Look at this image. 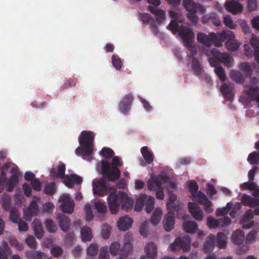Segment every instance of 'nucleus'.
I'll return each instance as SVG.
<instances>
[{
	"instance_id": "f257e3e1",
	"label": "nucleus",
	"mask_w": 259,
	"mask_h": 259,
	"mask_svg": "<svg viewBox=\"0 0 259 259\" xmlns=\"http://www.w3.org/2000/svg\"><path fill=\"white\" fill-rule=\"evenodd\" d=\"M107 202L110 211L112 214H116L121 209L127 211L133 208L134 200L128 197L125 193L119 192L117 193L115 190H112L107 197Z\"/></svg>"
},
{
	"instance_id": "f03ea898",
	"label": "nucleus",
	"mask_w": 259,
	"mask_h": 259,
	"mask_svg": "<svg viewBox=\"0 0 259 259\" xmlns=\"http://www.w3.org/2000/svg\"><path fill=\"white\" fill-rule=\"evenodd\" d=\"M122 164V161L117 156L113 157L111 163L105 160H102V174L106 176L108 181H115L120 176V170L118 166H121Z\"/></svg>"
},
{
	"instance_id": "7ed1b4c3",
	"label": "nucleus",
	"mask_w": 259,
	"mask_h": 259,
	"mask_svg": "<svg viewBox=\"0 0 259 259\" xmlns=\"http://www.w3.org/2000/svg\"><path fill=\"white\" fill-rule=\"evenodd\" d=\"M168 27L173 32H178L185 46H191L194 40L195 34L189 27L184 26L182 24L180 25L174 20L170 22Z\"/></svg>"
},
{
	"instance_id": "20e7f679",
	"label": "nucleus",
	"mask_w": 259,
	"mask_h": 259,
	"mask_svg": "<svg viewBox=\"0 0 259 259\" xmlns=\"http://www.w3.org/2000/svg\"><path fill=\"white\" fill-rule=\"evenodd\" d=\"M155 199L153 197L146 194H141L136 201L134 209L136 211H141L145 205V210L147 213H151L153 210Z\"/></svg>"
},
{
	"instance_id": "39448f33",
	"label": "nucleus",
	"mask_w": 259,
	"mask_h": 259,
	"mask_svg": "<svg viewBox=\"0 0 259 259\" xmlns=\"http://www.w3.org/2000/svg\"><path fill=\"white\" fill-rule=\"evenodd\" d=\"M205 55H212L219 62L223 63L227 67H231L232 65L233 58L227 53H222L218 49L213 48L211 50H206Z\"/></svg>"
},
{
	"instance_id": "423d86ee",
	"label": "nucleus",
	"mask_w": 259,
	"mask_h": 259,
	"mask_svg": "<svg viewBox=\"0 0 259 259\" xmlns=\"http://www.w3.org/2000/svg\"><path fill=\"white\" fill-rule=\"evenodd\" d=\"M191 242L190 236L186 235L183 237L177 238L174 243L169 245V248L172 251L182 249L184 251H187L190 247Z\"/></svg>"
},
{
	"instance_id": "0eeeda50",
	"label": "nucleus",
	"mask_w": 259,
	"mask_h": 259,
	"mask_svg": "<svg viewBox=\"0 0 259 259\" xmlns=\"http://www.w3.org/2000/svg\"><path fill=\"white\" fill-rule=\"evenodd\" d=\"M108 181L106 176L103 175V177L93 183V191L95 194L99 196H104L108 193L107 188L106 186L107 182Z\"/></svg>"
},
{
	"instance_id": "6e6552de",
	"label": "nucleus",
	"mask_w": 259,
	"mask_h": 259,
	"mask_svg": "<svg viewBox=\"0 0 259 259\" xmlns=\"http://www.w3.org/2000/svg\"><path fill=\"white\" fill-rule=\"evenodd\" d=\"M95 135L93 132L83 131L78 137L79 144L81 146H85L93 150V142Z\"/></svg>"
},
{
	"instance_id": "1a4fd4ad",
	"label": "nucleus",
	"mask_w": 259,
	"mask_h": 259,
	"mask_svg": "<svg viewBox=\"0 0 259 259\" xmlns=\"http://www.w3.org/2000/svg\"><path fill=\"white\" fill-rule=\"evenodd\" d=\"M149 4L153 5L155 7L149 6V11L156 16V22L158 23H162L165 18V13L163 11L157 8L160 5V0H147Z\"/></svg>"
},
{
	"instance_id": "9d476101",
	"label": "nucleus",
	"mask_w": 259,
	"mask_h": 259,
	"mask_svg": "<svg viewBox=\"0 0 259 259\" xmlns=\"http://www.w3.org/2000/svg\"><path fill=\"white\" fill-rule=\"evenodd\" d=\"M167 210L168 213L164 216L163 225L165 230L166 232H169L174 228L175 224V212L176 210Z\"/></svg>"
},
{
	"instance_id": "9b49d317",
	"label": "nucleus",
	"mask_w": 259,
	"mask_h": 259,
	"mask_svg": "<svg viewBox=\"0 0 259 259\" xmlns=\"http://www.w3.org/2000/svg\"><path fill=\"white\" fill-rule=\"evenodd\" d=\"M197 202L201 205L204 206V209L207 213H211L213 211V209L211 206L212 205V202L207 198L204 193L201 191H199L197 193Z\"/></svg>"
},
{
	"instance_id": "f8f14e48",
	"label": "nucleus",
	"mask_w": 259,
	"mask_h": 259,
	"mask_svg": "<svg viewBox=\"0 0 259 259\" xmlns=\"http://www.w3.org/2000/svg\"><path fill=\"white\" fill-rule=\"evenodd\" d=\"M226 9L233 15H237L242 13V5L235 0L227 1L225 2Z\"/></svg>"
},
{
	"instance_id": "ddd939ff",
	"label": "nucleus",
	"mask_w": 259,
	"mask_h": 259,
	"mask_svg": "<svg viewBox=\"0 0 259 259\" xmlns=\"http://www.w3.org/2000/svg\"><path fill=\"white\" fill-rule=\"evenodd\" d=\"M197 39L198 42L205 45V47L203 48V52L205 54L206 50L212 49L211 46L213 43V38L211 37V33L207 35L203 33L198 32Z\"/></svg>"
},
{
	"instance_id": "4468645a",
	"label": "nucleus",
	"mask_w": 259,
	"mask_h": 259,
	"mask_svg": "<svg viewBox=\"0 0 259 259\" xmlns=\"http://www.w3.org/2000/svg\"><path fill=\"white\" fill-rule=\"evenodd\" d=\"M188 207L190 212L196 220H202L204 218L203 213L196 203L190 202L188 203Z\"/></svg>"
},
{
	"instance_id": "2eb2a0df",
	"label": "nucleus",
	"mask_w": 259,
	"mask_h": 259,
	"mask_svg": "<svg viewBox=\"0 0 259 259\" xmlns=\"http://www.w3.org/2000/svg\"><path fill=\"white\" fill-rule=\"evenodd\" d=\"M56 220L63 232H66L69 230L71 224L68 216L62 213H58L57 215Z\"/></svg>"
},
{
	"instance_id": "dca6fc26",
	"label": "nucleus",
	"mask_w": 259,
	"mask_h": 259,
	"mask_svg": "<svg viewBox=\"0 0 259 259\" xmlns=\"http://www.w3.org/2000/svg\"><path fill=\"white\" fill-rule=\"evenodd\" d=\"M133 97L131 94L125 95L119 104V108L121 112L127 114L131 109Z\"/></svg>"
},
{
	"instance_id": "f3484780",
	"label": "nucleus",
	"mask_w": 259,
	"mask_h": 259,
	"mask_svg": "<svg viewBox=\"0 0 259 259\" xmlns=\"http://www.w3.org/2000/svg\"><path fill=\"white\" fill-rule=\"evenodd\" d=\"M254 213L252 209L247 210L241 220L242 227L244 229L250 228L254 224L253 221H251L253 219Z\"/></svg>"
},
{
	"instance_id": "a211bd4d",
	"label": "nucleus",
	"mask_w": 259,
	"mask_h": 259,
	"mask_svg": "<svg viewBox=\"0 0 259 259\" xmlns=\"http://www.w3.org/2000/svg\"><path fill=\"white\" fill-rule=\"evenodd\" d=\"M183 5L189 12H196L197 10L201 12L204 11L202 5L195 4L193 0H184Z\"/></svg>"
},
{
	"instance_id": "6ab92c4d",
	"label": "nucleus",
	"mask_w": 259,
	"mask_h": 259,
	"mask_svg": "<svg viewBox=\"0 0 259 259\" xmlns=\"http://www.w3.org/2000/svg\"><path fill=\"white\" fill-rule=\"evenodd\" d=\"M133 220L132 218L124 216L120 218L117 222V226L120 230L125 231L132 226Z\"/></svg>"
},
{
	"instance_id": "aec40b11",
	"label": "nucleus",
	"mask_w": 259,
	"mask_h": 259,
	"mask_svg": "<svg viewBox=\"0 0 259 259\" xmlns=\"http://www.w3.org/2000/svg\"><path fill=\"white\" fill-rule=\"evenodd\" d=\"M228 34L226 32H211V37L213 38V43L214 46L221 47L222 43L227 40Z\"/></svg>"
},
{
	"instance_id": "412c9836",
	"label": "nucleus",
	"mask_w": 259,
	"mask_h": 259,
	"mask_svg": "<svg viewBox=\"0 0 259 259\" xmlns=\"http://www.w3.org/2000/svg\"><path fill=\"white\" fill-rule=\"evenodd\" d=\"M157 246L154 242H149L145 247V252L151 259H154L157 256Z\"/></svg>"
},
{
	"instance_id": "4be33fe9",
	"label": "nucleus",
	"mask_w": 259,
	"mask_h": 259,
	"mask_svg": "<svg viewBox=\"0 0 259 259\" xmlns=\"http://www.w3.org/2000/svg\"><path fill=\"white\" fill-rule=\"evenodd\" d=\"M241 202L245 206L254 207L259 205V199L252 198L249 195L244 194L242 197Z\"/></svg>"
},
{
	"instance_id": "5701e85b",
	"label": "nucleus",
	"mask_w": 259,
	"mask_h": 259,
	"mask_svg": "<svg viewBox=\"0 0 259 259\" xmlns=\"http://www.w3.org/2000/svg\"><path fill=\"white\" fill-rule=\"evenodd\" d=\"M32 227L35 236L38 239L41 238L44 234V231L40 221L35 219L32 223Z\"/></svg>"
},
{
	"instance_id": "b1692460",
	"label": "nucleus",
	"mask_w": 259,
	"mask_h": 259,
	"mask_svg": "<svg viewBox=\"0 0 259 259\" xmlns=\"http://www.w3.org/2000/svg\"><path fill=\"white\" fill-rule=\"evenodd\" d=\"M250 84L248 90L246 91V94L248 96L258 93L259 91V87L257 85L258 80L257 77H251L250 78Z\"/></svg>"
},
{
	"instance_id": "393cba45",
	"label": "nucleus",
	"mask_w": 259,
	"mask_h": 259,
	"mask_svg": "<svg viewBox=\"0 0 259 259\" xmlns=\"http://www.w3.org/2000/svg\"><path fill=\"white\" fill-rule=\"evenodd\" d=\"M183 230L185 232L193 234L198 229V225L195 221H186L183 224Z\"/></svg>"
},
{
	"instance_id": "a878e982",
	"label": "nucleus",
	"mask_w": 259,
	"mask_h": 259,
	"mask_svg": "<svg viewBox=\"0 0 259 259\" xmlns=\"http://www.w3.org/2000/svg\"><path fill=\"white\" fill-rule=\"evenodd\" d=\"M215 242V237L214 235L211 234L209 236L208 239L206 240L203 245V250L206 253H210L214 246Z\"/></svg>"
},
{
	"instance_id": "bb28decb",
	"label": "nucleus",
	"mask_w": 259,
	"mask_h": 259,
	"mask_svg": "<svg viewBox=\"0 0 259 259\" xmlns=\"http://www.w3.org/2000/svg\"><path fill=\"white\" fill-rule=\"evenodd\" d=\"M141 152L147 164H149L153 162L154 160L153 154L149 151L147 146L142 147L141 149Z\"/></svg>"
},
{
	"instance_id": "cd10ccee",
	"label": "nucleus",
	"mask_w": 259,
	"mask_h": 259,
	"mask_svg": "<svg viewBox=\"0 0 259 259\" xmlns=\"http://www.w3.org/2000/svg\"><path fill=\"white\" fill-rule=\"evenodd\" d=\"M221 90L222 94L226 100L231 101L233 99L234 95L232 93V90L228 84L225 83H223Z\"/></svg>"
},
{
	"instance_id": "c85d7f7f",
	"label": "nucleus",
	"mask_w": 259,
	"mask_h": 259,
	"mask_svg": "<svg viewBox=\"0 0 259 259\" xmlns=\"http://www.w3.org/2000/svg\"><path fill=\"white\" fill-rule=\"evenodd\" d=\"M233 242L237 245L241 244L244 240V233L243 231L237 230L232 235Z\"/></svg>"
},
{
	"instance_id": "c756f323",
	"label": "nucleus",
	"mask_w": 259,
	"mask_h": 259,
	"mask_svg": "<svg viewBox=\"0 0 259 259\" xmlns=\"http://www.w3.org/2000/svg\"><path fill=\"white\" fill-rule=\"evenodd\" d=\"M62 210L67 213H71L74 210V203L73 201H65L60 205Z\"/></svg>"
},
{
	"instance_id": "7c9ffc66",
	"label": "nucleus",
	"mask_w": 259,
	"mask_h": 259,
	"mask_svg": "<svg viewBox=\"0 0 259 259\" xmlns=\"http://www.w3.org/2000/svg\"><path fill=\"white\" fill-rule=\"evenodd\" d=\"M250 44L255 49L253 56L255 61L259 64V39L252 37L250 39Z\"/></svg>"
},
{
	"instance_id": "2f4dec72",
	"label": "nucleus",
	"mask_w": 259,
	"mask_h": 259,
	"mask_svg": "<svg viewBox=\"0 0 259 259\" xmlns=\"http://www.w3.org/2000/svg\"><path fill=\"white\" fill-rule=\"evenodd\" d=\"M162 214V209L159 207L156 208L151 218V223L154 225L158 224L161 219Z\"/></svg>"
},
{
	"instance_id": "473e14b6",
	"label": "nucleus",
	"mask_w": 259,
	"mask_h": 259,
	"mask_svg": "<svg viewBox=\"0 0 259 259\" xmlns=\"http://www.w3.org/2000/svg\"><path fill=\"white\" fill-rule=\"evenodd\" d=\"M169 200L166 203V206L167 210H176L177 208V205L175 203V201L176 200L177 197V195L173 193L169 192L168 193Z\"/></svg>"
},
{
	"instance_id": "72a5a7b5",
	"label": "nucleus",
	"mask_w": 259,
	"mask_h": 259,
	"mask_svg": "<svg viewBox=\"0 0 259 259\" xmlns=\"http://www.w3.org/2000/svg\"><path fill=\"white\" fill-rule=\"evenodd\" d=\"M48 231L50 233H55L57 230V227L52 219H47L44 222Z\"/></svg>"
},
{
	"instance_id": "f704fd0d",
	"label": "nucleus",
	"mask_w": 259,
	"mask_h": 259,
	"mask_svg": "<svg viewBox=\"0 0 259 259\" xmlns=\"http://www.w3.org/2000/svg\"><path fill=\"white\" fill-rule=\"evenodd\" d=\"M247 161L250 164H259V152L253 151L250 153L247 157Z\"/></svg>"
},
{
	"instance_id": "c9c22d12",
	"label": "nucleus",
	"mask_w": 259,
	"mask_h": 259,
	"mask_svg": "<svg viewBox=\"0 0 259 259\" xmlns=\"http://www.w3.org/2000/svg\"><path fill=\"white\" fill-rule=\"evenodd\" d=\"M206 18L207 23H212L215 26H220L221 24V21L215 13L212 14V16H206Z\"/></svg>"
},
{
	"instance_id": "e433bc0d",
	"label": "nucleus",
	"mask_w": 259,
	"mask_h": 259,
	"mask_svg": "<svg viewBox=\"0 0 259 259\" xmlns=\"http://www.w3.org/2000/svg\"><path fill=\"white\" fill-rule=\"evenodd\" d=\"M82 239L83 241H90L92 239L91 230L89 227H82L81 229Z\"/></svg>"
},
{
	"instance_id": "4c0bfd02",
	"label": "nucleus",
	"mask_w": 259,
	"mask_h": 259,
	"mask_svg": "<svg viewBox=\"0 0 259 259\" xmlns=\"http://www.w3.org/2000/svg\"><path fill=\"white\" fill-rule=\"evenodd\" d=\"M217 241L218 247L220 248H224L227 244L226 237L223 232H219L217 234Z\"/></svg>"
},
{
	"instance_id": "58836bf2",
	"label": "nucleus",
	"mask_w": 259,
	"mask_h": 259,
	"mask_svg": "<svg viewBox=\"0 0 259 259\" xmlns=\"http://www.w3.org/2000/svg\"><path fill=\"white\" fill-rule=\"evenodd\" d=\"M155 181V186L157 188H163L162 185L168 181V177L166 176L159 175L154 178Z\"/></svg>"
},
{
	"instance_id": "ea45409f",
	"label": "nucleus",
	"mask_w": 259,
	"mask_h": 259,
	"mask_svg": "<svg viewBox=\"0 0 259 259\" xmlns=\"http://www.w3.org/2000/svg\"><path fill=\"white\" fill-rule=\"evenodd\" d=\"M133 240V234L130 232H127L124 235V248L127 247L129 252L132 249L131 242Z\"/></svg>"
},
{
	"instance_id": "a19ab883",
	"label": "nucleus",
	"mask_w": 259,
	"mask_h": 259,
	"mask_svg": "<svg viewBox=\"0 0 259 259\" xmlns=\"http://www.w3.org/2000/svg\"><path fill=\"white\" fill-rule=\"evenodd\" d=\"M113 67L117 70H120L122 68V61L118 55H113L111 58Z\"/></svg>"
},
{
	"instance_id": "79ce46f5",
	"label": "nucleus",
	"mask_w": 259,
	"mask_h": 259,
	"mask_svg": "<svg viewBox=\"0 0 259 259\" xmlns=\"http://www.w3.org/2000/svg\"><path fill=\"white\" fill-rule=\"evenodd\" d=\"M230 77L233 80L238 83H242L244 81V78L242 74L237 71H231Z\"/></svg>"
},
{
	"instance_id": "37998d69",
	"label": "nucleus",
	"mask_w": 259,
	"mask_h": 259,
	"mask_svg": "<svg viewBox=\"0 0 259 259\" xmlns=\"http://www.w3.org/2000/svg\"><path fill=\"white\" fill-rule=\"evenodd\" d=\"M192 67L195 75H199L201 73V67L199 61L195 58L192 60Z\"/></svg>"
},
{
	"instance_id": "c03bdc74",
	"label": "nucleus",
	"mask_w": 259,
	"mask_h": 259,
	"mask_svg": "<svg viewBox=\"0 0 259 259\" xmlns=\"http://www.w3.org/2000/svg\"><path fill=\"white\" fill-rule=\"evenodd\" d=\"M207 224L210 229H215L220 226V221L209 216L207 219Z\"/></svg>"
},
{
	"instance_id": "a18cd8bd",
	"label": "nucleus",
	"mask_w": 259,
	"mask_h": 259,
	"mask_svg": "<svg viewBox=\"0 0 259 259\" xmlns=\"http://www.w3.org/2000/svg\"><path fill=\"white\" fill-rule=\"evenodd\" d=\"M239 68L247 76L250 75L252 73V68L250 64L248 62L242 63L240 65Z\"/></svg>"
},
{
	"instance_id": "49530a36",
	"label": "nucleus",
	"mask_w": 259,
	"mask_h": 259,
	"mask_svg": "<svg viewBox=\"0 0 259 259\" xmlns=\"http://www.w3.org/2000/svg\"><path fill=\"white\" fill-rule=\"evenodd\" d=\"M26 256L28 259H42L43 254L35 250H29L26 253Z\"/></svg>"
},
{
	"instance_id": "de8ad7c7",
	"label": "nucleus",
	"mask_w": 259,
	"mask_h": 259,
	"mask_svg": "<svg viewBox=\"0 0 259 259\" xmlns=\"http://www.w3.org/2000/svg\"><path fill=\"white\" fill-rule=\"evenodd\" d=\"M225 45L228 50L233 51L237 50L240 46L236 40H227Z\"/></svg>"
},
{
	"instance_id": "09e8293b",
	"label": "nucleus",
	"mask_w": 259,
	"mask_h": 259,
	"mask_svg": "<svg viewBox=\"0 0 259 259\" xmlns=\"http://www.w3.org/2000/svg\"><path fill=\"white\" fill-rule=\"evenodd\" d=\"M101 154L105 158L108 159L113 157L114 155V152L110 148L103 147L102 149Z\"/></svg>"
},
{
	"instance_id": "8fccbe9b",
	"label": "nucleus",
	"mask_w": 259,
	"mask_h": 259,
	"mask_svg": "<svg viewBox=\"0 0 259 259\" xmlns=\"http://www.w3.org/2000/svg\"><path fill=\"white\" fill-rule=\"evenodd\" d=\"M98 248L97 244H91L87 249V254L91 256L96 255L99 251Z\"/></svg>"
},
{
	"instance_id": "3c124183",
	"label": "nucleus",
	"mask_w": 259,
	"mask_h": 259,
	"mask_svg": "<svg viewBox=\"0 0 259 259\" xmlns=\"http://www.w3.org/2000/svg\"><path fill=\"white\" fill-rule=\"evenodd\" d=\"M93 151V150L85 146L78 147L75 150L76 154L79 155L84 154L87 156H90L92 155Z\"/></svg>"
},
{
	"instance_id": "603ef678",
	"label": "nucleus",
	"mask_w": 259,
	"mask_h": 259,
	"mask_svg": "<svg viewBox=\"0 0 259 259\" xmlns=\"http://www.w3.org/2000/svg\"><path fill=\"white\" fill-rule=\"evenodd\" d=\"M120 247V243L117 242L112 243L109 247V252L113 256L116 255L119 251Z\"/></svg>"
},
{
	"instance_id": "864d4df0",
	"label": "nucleus",
	"mask_w": 259,
	"mask_h": 259,
	"mask_svg": "<svg viewBox=\"0 0 259 259\" xmlns=\"http://www.w3.org/2000/svg\"><path fill=\"white\" fill-rule=\"evenodd\" d=\"M21 219L19 217L18 211L14 208L11 210L10 213V219L14 223H17Z\"/></svg>"
},
{
	"instance_id": "5fc2aeb1",
	"label": "nucleus",
	"mask_w": 259,
	"mask_h": 259,
	"mask_svg": "<svg viewBox=\"0 0 259 259\" xmlns=\"http://www.w3.org/2000/svg\"><path fill=\"white\" fill-rule=\"evenodd\" d=\"M214 72L222 81H225L226 79V75L225 70L222 66H218L215 68Z\"/></svg>"
},
{
	"instance_id": "6e6d98bb",
	"label": "nucleus",
	"mask_w": 259,
	"mask_h": 259,
	"mask_svg": "<svg viewBox=\"0 0 259 259\" xmlns=\"http://www.w3.org/2000/svg\"><path fill=\"white\" fill-rule=\"evenodd\" d=\"M111 227L107 225H104L102 226L101 235L103 238L105 239H108L110 235Z\"/></svg>"
},
{
	"instance_id": "4d7b16f0",
	"label": "nucleus",
	"mask_w": 259,
	"mask_h": 259,
	"mask_svg": "<svg viewBox=\"0 0 259 259\" xmlns=\"http://www.w3.org/2000/svg\"><path fill=\"white\" fill-rule=\"evenodd\" d=\"M55 183L52 182L48 184L45 187L44 192L47 195H52L55 193Z\"/></svg>"
},
{
	"instance_id": "13d9d810",
	"label": "nucleus",
	"mask_w": 259,
	"mask_h": 259,
	"mask_svg": "<svg viewBox=\"0 0 259 259\" xmlns=\"http://www.w3.org/2000/svg\"><path fill=\"white\" fill-rule=\"evenodd\" d=\"M224 23L226 26L231 29H234L236 27V24L233 22L232 17L230 15H226L224 17Z\"/></svg>"
},
{
	"instance_id": "bf43d9fd",
	"label": "nucleus",
	"mask_w": 259,
	"mask_h": 259,
	"mask_svg": "<svg viewBox=\"0 0 259 259\" xmlns=\"http://www.w3.org/2000/svg\"><path fill=\"white\" fill-rule=\"evenodd\" d=\"M7 180L8 179L7 178V173L6 171H1L0 174V193L4 190L5 183Z\"/></svg>"
},
{
	"instance_id": "052dcab7",
	"label": "nucleus",
	"mask_w": 259,
	"mask_h": 259,
	"mask_svg": "<svg viewBox=\"0 0 259 259\" xmlns=\"http://www.w3.org/2000/svg\"><path fill=\"white\" fill-rule=\"evenodd\" d=\"M27 210L29 213L36 214L38 210V205L37 202L34 200L32 201L29 204V206Z\"/></svg>"
},
{
	"instance_id": "680f3d73",
	"label": "nucleus",
	"mask_w": 259,
	"mask_h": 259,
	"mask_svg": "<svg viewBox=\"0 0 259 259\" xmlns=\"http://www.w3.org/2000/svg\"><path fill=\"white\" fill-rule=\"evenodd\" d=\"M66 166L64 163L60 162V164L57 167V176L60 178H63L65 175Z\"/></svg>"
},
{
	"instance_id": "e2e57ef3",
	"label": "nucleus",
	"mask_w": 259,
	"mask_h": 259,
	"mask_svg": "<svg viewBox=\"0 0 259 259\" xmlns=\"http://www.w3.org/2000/svg\"><path fill=\"white\" fill-rule=\"evenodd\" d=\"M256 185L255 183L253 182H247L243 183L241 186V188L243 190H249L252 191L256 188Z\"/></svg>"
},
{
	"instance_id": "0e129e2a",
	"label": "nucleus",
	"mask_w": 259,
	"mask_h": 259,
	"mask_svg": "<svg viewBox=\"0 0 259 259\" xmlns=\"http://www.w3.org/2000/svg\"><path fill=\"white\" fill-rule=\"evenodd\" d=\"M94 206L99 213H104L107 211V207L103 203L96 202Z\"/></svg>"
},
{
	"instance_id": "69168bd1",
	"label": "nucleus",
	"mask_w": 259,
	"mask_h": 259,
	"mask_svg": "<svg viewBox=\"0 0 259 259\" xmlns=\"http://www.w3.org/2000/svg\"><path fill=\"white\" fill-rule=\"evenodd\" d=\"M26 243L27 245H28L30 248L34 249L36 248V242L35 241V239L34 237L30 235L28 236L25 240Z\"/></svg>"
},
{
	"instance_id": "338daca9",
	"label": "nucleus",
	"mask_w": 259,
	"mask_h": 259,
	"mask_svg": "<svg viewBox=\"0 0 259 259\" xmlns=\"http://www.w3.org/2000/svg\"><path fill=\"white\" fill-rule=\"evenodd\" d=\"M51 252L54 257H58L62 254L63 249L60 246H56L51 249Z\"/></svg>"
},
{
	"instance_id": "774afa93",
	"label": "nucleus",
	"mask_w": 259,
	"mask_h": 259,
	"mask_svg": "<svg viewBox=\"0 0 259 259\" xmlns=\"http://www.w3.org/2000/svg\"><path fill=\"white\" fill-rule=\"evenodd\" d=\"M108 249L106 247H102L100 248L99 259H109Z\"/></svg>"
}]
</instances>
